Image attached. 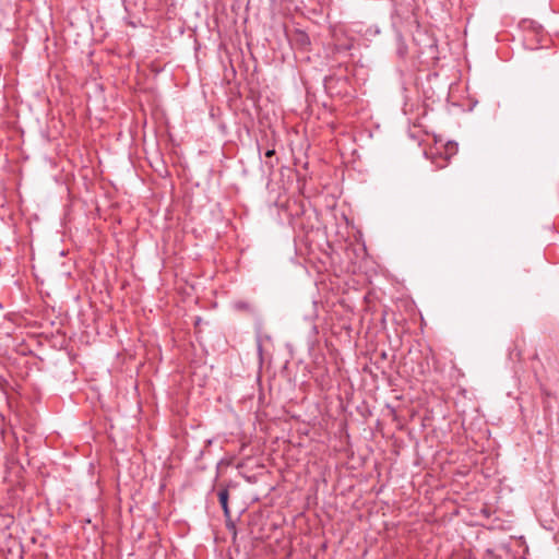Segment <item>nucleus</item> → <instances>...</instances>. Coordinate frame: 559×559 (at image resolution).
<instances>
[{
  "mask_svg": "<svg viewBox=\"0 0 559 559\" xmlns=\"http://www.w3.org/2000/svg\"><path fill=\"white\" fill-rule=\"evenodd\" d=\"M274 154H275L274 150H269V151H266L265 156L266 157H272Z\"/></svg>",
  "mask_w": 559,
  "mask_h": 559,
  "instance_id": "6",
  "label": "nucleus"
},
{
  "mask_svg": "<svg viewBox=\"0 0 559 559\" xmlns=\"http://www.w3.org/2000/svg\"><path fill=\"white\" fill-rule=\"evenodd\" d=\"M399 53H400V56H402V57L406 53V48H405V46H404V45H402V46L399 48Z\"/></svg>",
  "mask_w": 559,
  "mask_h": 559,
  "instance_id": "5",
  "label": "nucleus"
},
{
  "mask_svg": "<svg viewBox=\"0 0 559 559\" xmlns=\"http://www.w3.org/2000/svg\"><path fill=\"white\" fill-rule=\"evenodd\" d=\"M218 501L222 506V509L224 511V515L226 519H230V510L228 507V499H229V491L227 488H223L217 493Z\"/></svg>",
  "mask_w": 559,
  "mask_h": 559,
  "instance_id": "3",
  "label": "nucleus"
},
{
  "mask_svg": "<svg viewBox=\"0 0 559 559\" xmlns=\"http://www.w3.org/2000/svg\"><path fill=\"white\" fill-rule=\"evenodd\" d=\"M443 148H444L443 152H439L438 148H436V152L430 151L432 162L438 167H444L447 162L449 160V158L451 156L455 155L456 151H457V146L453 142H448L447 144H444Z\"/></svg>",
  "mask_w": 559,
  "mask_h": 559,
  "instance_id": "1",
  "label": "nucleus"
},
{
  "mask_svg": "<svg viewBox=\"0 0 559 559\" xmlns=\"http://www.w3.org/2000/svg\"><path fill=\"white\" fill-rule=\"evenodd\" d=\"M290 43L294 47L304 51H307L311 44L308 34L301 29H296L290 35Z\"/></svg>",
  "mask_w": 559,
  "mask_h": 559,
  "instance_id": "2",
  "label": "nucleus"
},
{
  "mask_svg": "<svg viewBox=\"0 0 559 559\" xmlns=\"http://www.w3.org/2000/svg\"><path fill=\"white\" fill-rule=\"evenodd\" d=\"M336 48L338 50H349V49L353 48V41H349V43H347L345 45L336 44Z\"/></svg>",
  "mask_w": 559,
  "mask_h": 559,
  "instance_id": "4",
  "label": "nucleus"
}]
</instances>
